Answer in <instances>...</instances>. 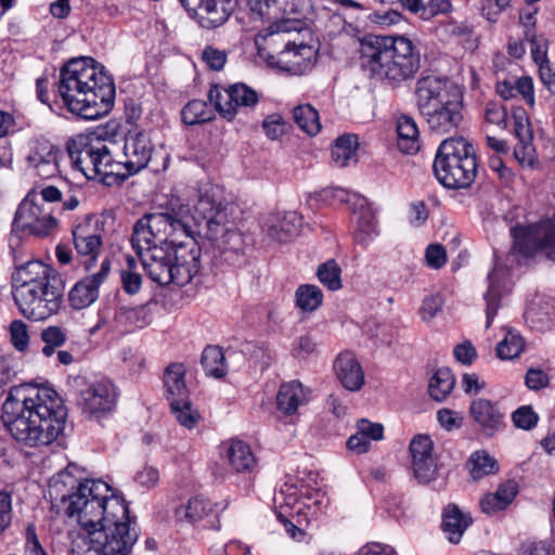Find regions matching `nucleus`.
<instances>
[{
    "label": "nucleus",
    "instance_id": "ea45409f",
    "mask_svg": "<svg viewBox=\"0 0 555 555\" xmlns=\"http://www.w3.org/2000/svg\"><path fill=\"white\" fill-rule=\"evenodd\" d=\"M468 465L474 480L495 474L499 470L496 460L483 450L474 452L468 460Z\"/></svg>",
    "mask_w": 555,
    "mask_h": 555
},
{
    "label": "nucleus",
    "instance_id": "864d4df0",
    "mask_svg": "<svg viewBox=\"0 0 555 555\" xmlns=\"http://www.w3.org/2000/svg\"><path fill=\"white\" fill-rule=\"evenodd\" d=\"M437 464L433 457L413 460V474L421 483H428L436 478Z\"/></svg>",
    "mask_w": 555,
    "mask_h": 555
},
{
    "label": "nucleus",
    "instance_id": "c03bdc74",
    "mask_svg": "<svg viewBox=\"0 0 555 555\" xmlns=\"http://www.w3.org/2000/svg\"><path fill=\"white\" fill-rule=\"evenodd\" d=\"M283 0H249L248 5L253 16L263 22L282 20L280 2Z\"/></svg>",
    "mask_w": 555,
    "mask_h": 555
},
{
    "label": "nucleus",
    "instance_id": "72a5a7b5",
    "mask_svg": "<svg viewBox=\"0 0 555 555\" xmlns=\"http://www.w3.org/2000/svg\"><path fill=\"white\" fill-rule=\"evenodd\" d=\"M398 147L406 154L420 150V132L415 120L410 116H401L397 121Z\"/></svg>",
    "mask_w": 555,
    "mask_h": 555
},
{
    "label": "nucleus",
    "instance_id": "c85d7f7f",
    "mask_svg": "<svg viewBox=\"0 0 555 555\" xmlns=\"http://www.w3.org/2000/svg\"><path fill=\"white\" fill-rule=\"evenodd\" d=\"M73 242L77 253L81 256H90L95 259L101 246L102 238L98 229L90 221L79 223L73 230Z\"/></svg>",
    "mask_w": 555,
    "mask_h": 555
},
{
    "label": "nucleus",
    "instance_id": "7c9ffc66",
    "mask_svg": "<svg viewBox=\"0 0 555 555\" xmlns=\"http://www.w3.org/2000/svg\"><path fill=\"white\" fill-rule=\"evenodd\" d=\"M306 401L307 398L304 387L296 380L283 384L276 396L279 410L288 415L294 414L298 406Z\"/></svg>",
    "mask_w": 555,
    "mask_h": 555
},
{
    "label": "nucleus",
    "instance_id": "9d476101",
    "mask_svg": "<svg viewBox=\"0 0 555 555\" xmlns=\"http://www.w3.org/2000/svg\"><path fill=\"white\" fill-rule=\"evenodd\" d=\"M514 245L512 255L529 258L542 256L555 261V214L551 219L528 227L512 229Z\"/></svg>",
    "mask_w": 555,
    "mask_h": 555
},
{
    "label": "nucleus",
    "instance_id": "bf43d9fd",
    "mask_svg": "<svg viewBox=\"0 0 555 555\" xmlns=\"http://www.w3.org/2000/svg\"><path fill=\"white\" fill-rule=\"evenodd\" d=\"M443 298L439 294L429 295L424 298L420 314L424 321L433 320L443 307Z\"/></svg>",
    "mask_w": 555,
    "mask_h": 555
},
{
    "label": "nucleus",
    "instance_id": "6e6d98bb",
    "mask_svg": "<svg viewBox=\"0 0 555 555\" xmlns=\"http://www.w3.org/2000/svg\"><path fill=\"white\" fill-rule=\"evenodd\" d=\"M538 415L530 405H524L518 408L512 414V421L518 428L529 430L533 428L538 423Z\"/></svg>",
    "mask_w": 555,
    "mask_h": 555
},
{
    "label": "nucleus",
    "instance_id": "cd10ccee",
    "mask_svg": "<svg viewBox=\"0 0 555 555\" xmlns=\"http://www.w3.org/2000/svg\"><path fill=\"white\" fill-rule=\"evenodd\" d=\"M185 367L182 363H171L164 372L165 395L169 404H180L189 399L185 384Z\"/></svg>",
    "mask_w": 555,
    "mask_h": 555
},
{
    "label": "nucleus",
    "instance_id": "69168bd1",
    "mask_svg": "<svg viewBox=\"0 0 555 555\" xmlns=\"http://www.w3.org/2000/svg\"><path fill=\"white\" fill-rule=\"evenodd\" d=\"M12 499L7 491H0V534L11 525Z\"/></svg>",
    "mask_w": 555,
    "mask_h": 555
},
{
    "label": "nucleus",
    "instance_id": "6ab92c4d",
    "mask_svg": "<svg viewBox=\"0 0 555 555\" xmlns=\"http://www.w3.org/2000/svg\"><path fill=\"white\" fill-rule=\"evenodd\" d=\"M78 405L85 413L101 415L113 410L117 392L109 380H101L79 391Z\"/></svg>",
    "mask_w": 555,
    "mask_h": 555
},
{
    "label": "nucleus",
    "instance_id": "2eb2a0df",
    "mask_svg": "<svg viewBox=\"0 0 555 555\" xmlns=\"http://www.w3.org/2000/svg\"><path fill=\"white\" fill-rule=\"evenodd\" d=\"M196 235L204 233H184L181 236L184 240L178 238L170 244L178 286L189 284L199 271L202 249L195 240Z\"/></svg>",
    "mask_w": 555,
    "mask_h": 555
},
{
    "label": "nucleus",
    "instance_id": "ddd939ff",
    "mask_svg": "<svg viewBox=\"0 0 555 555\" xmlns=\"http://www.w3.org/2000/svg\"><path fill=\"white\" fill-rule=\"evenodd\" d=\"M268 46L275 48L272 53L266 55L269 65L293 74H297L306 67V61L312 55L310 46L304 43L296 46L292 41L285 40L283 33L269 34Z\"/></svg>",
    "mask_w": 555,
    "mask_h": 555
},
{
    "label": "nucleus",
    "instance_id": "4be33fe9",
    "mask_svg": "<svg viewBox=\"0 0 555 555\" xmlns=\"http://www.w3.org/2000/svg\"><path fill=\"white\" fill-rule=\"evenodd\" d=\"M111 262L106 258L102 261L100 270L77 282L68 294V300L74 309H83L92 305L99 297V288L107 279Z\"/></svg>",
    "mask_w": 555,
    "mask_h": 555
},
{
    "label": "nucleus",
    "instance_id": "a878e982",
    "mask_svg": "<svg viewBox=\"0 0 555 555\" xmlns=\"http://www.w3.org/2000/svg\"><path fill=\"white\" fill-rule=\"evenodd\" d=\"M352 215L357 223L354 240L362 246H367L376 234L375 214L370 203L363 196H353Z\"/></svg>",
    "mask_w": 555,
    "mask_h": 555
},
{
    "label": "nucleus",
    "instance_id": "e433bc0d",
    "mask_svg": "<svg viewBox=\"0 0 555 555\" xmlns=\"http://www.w3.org/2000/svg\"><path fill=\"white\" fill-rule=\"evenodd\" d=\"M455 386V378L448 367L438 369L431 376L428 385L430 397L436 401H443Z\"/></svg>",
    "mask_w": 555,
    "mask_h": 555
},
{
    "label": "nucleus",
    "instance_id": "f704fd0d",
    "mask_svg": "<svg viewBox=\"0 0 555 555\" xmlns=\"http://www.w3.org/2000/svg\"><path fill=\"white\" fill-rule=\"evenodd\" d=\"M506 275V272L503 269L494 268L492 272L489 273V287L487 293L485 294V300L487 302L486 317H487V327H489L498 313L500 307L501 299V287L502 282Z\"/></svg>",
    "mask_w": 555,
    "mask_h": 555
},
{
    "label": "nucleus",
    "instance_id": "09e8293b",
    "mask_svg": "<svg viewBox=\"0 0 555 555\" xmlns=\"http://www.w3.org/2000/svg\"><path fill=\"white\" fill-rule=\"evenodd\" d=\"M282 9V20H305L313 9L312 0H283L280 2Z\"/></svg>",
    "mask_w": 555,
    "mask_h": 555
},
{
    "label": "nucleus",
    "instance_id": "8fccbe9b",
    "mask_svg": "<svg viewBox=\"0 0 555 555\" xmlns=\"http://www.w3.org/2000/svg\"><path fill=\"white\" fill-rule=\"evenodd\" d=\"M59 153L60 149L57 146L44 141L39 142L26 159L29 166H40L47 160H51V163L57 162Z\"/></svg>",
    "mask_w": 555,
    "mask_h": 555
},
{
    "label": "nucleus",
    "instance_id": "0eeeda50",
    "mask_svg": "<svg viewBox=\"0 0 555 555\" xmlns=\"http://www.w3.org/2000/svg\"><path fill=\"white\" fill-rule=\"evenodd\" d=\"M62 501L67 503L66 514L69 517L76 516L86 531L105 521L125 518L128 512L124 500L101 479H86L68 496H63Z\"/></svg>",
    "mask_w": 555,
    "mask_h": 555
},
{
    "label": "nucleus",
    "instance_id": "f03ea898",
    "mask_svg": "<svg viewBox=\"0 0 555 555\" xmlns=\"http://www.w3.org/2000/svg\"><path fill=\"white\" fill-rule=\"evenodd\" d=\"M57 90L68 111L83 119L107 115L114 105L113 78L92 57L68 61L61 69Z\"/></svg>",
    "mask_w": 555,
    "mask_h": 555
},
{
    "label": "nucleus",
    "instance_id": "f3484780",
    "mask_svg": "<svg viewBox=\"0 0 555 555\" xmlns=\"http://www.w3.org/2000/svg\"><path fill=\"white\" fill-rule=\"evenodd\" d=\"M468 413L476 428L485 437L495 436L505 426V413L496 401L475 398L470 401Z\"/></svg>",
    "mask_w": 555,
    "mask_h": 555
},
{
    "label": "nucleus",
    "instance_id": "a19ab883",
    "mask_svg": "<svg viewBox=\"0 0 555 555\" xmlns=\"http://www.w3.org/2000/svg\"><path fill=\"white\" fill-rule=\"evenodd\" d=\"M132 175L133 173H130L129 170L125 169L124 160L115 162L108 151V160H103L99 181L111 186L122 183Z\"/></svg>",
    "mask_w": 555,
    "mask_h": 555
},
{
    "label": "nucleus",
    "instance_id": "c9c22d12",
    "mask_svg": "<svg viewBox=\"0 0 555 555\" xmlns=\"http://www.w3.org/2000/svg\"><path fill=\"white\" fill-rule=\"evenodd\" d=\"M212 512L211 503L202 496L189 500L188 504L176 508L175 515L178 521H185L191 525L203 520Z\"/></svg>",
    "mask_w": 555,
    "mask_h": 555
},
{
    "label": "nucleus",
    "instance_id": "b1692460",
    "mask_svg": "<svg viewBox=\"0 0 555 555\" xmlns=\"http://www.w3.org/2000/svg\"><path fill=\"white\" fill-rule=\"evenodd\" d=\"M514 135L518 143L514 147V155L522 166L532 167L534 165L535 151L532 144L533 131L529 117L524 109L513 112Z\"/></svg>",
    "mask_w": 555,
    "mask_h": 555
},
{
    "label": "nucleus",
    "instance_id": "37998d69",
    "mask_svg": "<svg viewBox=\"0 0 555 555\" xmlns=\"http://www.w3.org/2000/svg\"><path fill=\"white\" fill-rule=\"evenodd\" d=\"M295 297L297 307L307 312L317 310L323 300L322 291L311 284L300 285L296 291Z\"/></svg>",
    "mask_w": 555,
    "mask_h": 555
},
{
    "label": "nucleus",
    "instance_id": "de8ad7c7",
    "mask_svg": "<svg viewBox=\"0 0 555 555\" xmlns=\"http://www.w3.org/2000/svg\"><path fill=\"white\" fill-rule=\"evenodd\" d=\"M120 280L124 291L127 294H137L142 284V276L138 271V263L131 256L126 258V267L120 271Z\"/></svg>",
    "mask_w": 555,
    "mask_h": 555
},
{
    "label": "nucleus",
    "instance_id": "0e129e2a",
    "mask_svg": "<svg viewBox=\"0 0 555 555\" xmlns=\"http://www.w3.org/2000/svg\"><path fill=\"white\" fill-rule=\"evenodd\" d=\"M515 95L520 94L531 107L534 105L533 80L529 76H522L514 81Z\"/></svg>",
    "mask_w": 555,
    "mask_h": 555
},
{
    "label": "nucleus",
    "instance_id": "49530a36",
    "mask_svg": "<svg viewBox=\"0 0 555 555\" xmlns=\"http://www.w3.org/2000/svg\"><path fill=\"white\" fill-rule=\"evenodd\" d=\"M341 269L334 260H327L320 264L317 270L319 281L330 291H338L341 288Z\"/></svg>",
    "mask_w": 555,
    "mask_h": 555
},
{
    "label": "nucleus",
    "instance_id": "a211bd4d",
    "mask_svg": "<svg viewBox=\"0 0 555 555\" xmlns=\"http://www.w3.org/2000/svg\"><path fill=\"white\" fill-rule=\"evenodd\" d=\"M147 275L159 285L176 284V270L170 251L163 246H152L143 248L142 255H139Z\"/></svg>",
    "mask_w": 555,
    "mask_h": 555
},
{
    "label": "nucleus",
    "instance_id": "5701e85b",
    "mask_svg": "<svg viewBox=\"0 0 555 555\" xmlns=\"http://www.w3.org/2000/svg\"><path fill=\"white\" fill-rule=\"evenodd\" d=\"M124 165L130 173L145 168L152 157L153 144L144 132H129L124 142Z\"/></svg>",
    "mask_w": 555,
    "mask_h": 555
},
{
    "label": "nucleus",
    "instance_id": "c756f323",
    "mask_svg": "<svg viewBox=\"0 0 555 555\" xmlns=\"http://www.w3.org/2000/svg\"><path fill=\"white\" fill-rule=\"evenodd\" d=\"M228 459L232 469L238 474L251 473L257 464L250 447L242 440L231 441L228 448Z\"/></svg>",
    "mask_w": 555,
    "mask_h": 555
},
{
    "label": "nucleus",
    "instance_id": "6e6552de",
    "mask_svg": "<svg viewBox=\"0 0 555 555\" xmlns=\"http://www.w3.org/2000/svg\"><path fill=\"white\" fill-rule=\"evenodd\" d=\"M437 180L448 189H466L477 176V160L473 146L463 138L441 142L434 160Z\"/></svg>",
    "mask_w": 555,
    "mask_h": 555
},
{
    "label": "nucleus",
    "instance_id": "dca6fc26",
    "mask_svg": "<svg viewBox=\"0 0 555 555\" xmlns=\"http://www.w3.org/2000/svg\"><path fill=\"white\" fill-rule=\"evenodd\" d=\"M52 280H62L61 276L49 266L41 261H27L16 266L13 273V281L16 284L14 291H20L23 302L30 298L29 292H35L39 286L50 285Z\"/></svg>",
    "mask_w": 555,
    "mask_h": 555
},
{
    "label": "nucleus",
    "instance_id": "39448f33",
    "mask_svg": "<svg viewBox=\"0 0 555 555\" xmlns=\"http://www.w3.org/2000/svg\"><path fill=\"white\" fill-rule=\"evenodd\" d=\"M203 221L196 212L191 214L189 205L172 198L160 211L145 214L133 228L131 245L138 255L143 248L172 244L184 233H202Z\"/></svg>",
    "mask_w": 555,
    "mask_h": 555
},
{
    "label": "nucleus",
    "instance_id": "58836bf2",
    "mask_svg": "<svg viewBox=\"0 0 555 555\" xmlns=\"http://www.w3.org/2000/svg\"><path fill=\"white\" fill-rule=\"evenodd\" d=\"M181 117L185 125L194 126L212 120L215 114L207 102L193 100L182 108Z\"/></svg>",
    "mask_w": 555,
    "mask_h": 555
},
{
    "label": "nucleus",
    "instance_id": "423d86ee",
    "mask_svg": "<svg viewBox=\"0 0 555 555\" xmlns=\"http://www.w3.org/2000/svg\"><path fill=\"white\" fill-rule=\"evenodd\" d=\"M416 104L428 129L437 134L456 131L464 120L463 95L459 88L436 76L417 80Z\"/></svg>",
    "mask_w": 555,
    "mask_h": 555
},
{
    "label": "nucleus",
    "instance_id": "aec40b11",
    "mask_svg": "<svg viewBox=\"0 0 555 555\" xmlns=\"http://www.w3.org/2000/svg\"><path fill=\"white\" fill-rule=\"evenodd\" d=\"M183 8L195 16L202 27L207 29L223 25L233 13L237 0H201L197 7L180 1Z\"/></svg>",
    "mask_w": 555,
    "mask_h": 555
},
{
    "label": "nucleus",
    "instance_id": "4468645a",
    "mask_svg": "<svg viewBox=\"0 0 555 555\" xmlns=\"http://www.w3.org/2000/svg\"><path fill=\"white\" fill-rule=\"evenodd\" d=\"M66 149L75 169L81 171L87 179L99 180L103 160H108L106 145H93L87 137L79 134L67 141Z\"/></svg>",
    "mask_w": 555,
    "mask_h": 555
},
{
    "label": "nucleus",
    "instance_id": "052dcab7",
    "mask_svg": "<svg viewBox=\"0 0 555 555\" xmlns=\"http://www.w3.org/2000/svg\"><path fill=\"white\" fill-rule=\"evenodd\" d=\"M11 341L13 346L23 351L28 346V331L26 324L21 320H14L10 325Z\"/></svg>",
    "mask_w": 555,
    "mask_h": 555
},
{
    "label": "nucleus",
    "instance_id": "20e7f679",
    "mask_svg": "<svg viewBox=\"0 0 555 555\" xmlns=\"http://www.w3.org/2000/svg\"><path fill=\"white\" fill-rule=\"evenodd\" d=\"M194 211L202 218V233L211 243L215 264L220 267L245 264L248 244L241 231L229 227L227 206L209 190H205L199 194Z\"/></svg>",
    "mask_w": 555,
    "mask_h": 555
},
{
    "label": "nucleus",
    "instance_id": "473e14b6",
    "mask_svg": "<svg viewBox=\"0 0 555 555\" xmlns=\"http://www.w3.org/2000/svg\"><path fill=\"white\" fill-rule=\"evenodd\" d=\"M470 522L472 519L464 515L455 504H449L443 511L442 527L452 543L460 541Z\"/></svg>",
    "mask_w": 555,
    "mask_h": 555
},
{
    "label": "nucleus",
    "instance_id": "bb28decb",
    "mask_svg": "<svg viewBox=\"0 0 555 555\" xmlns=\"http://www.w3.org/2000/svg\"><path fill=\"white\" fill-rule=\"evenodd\" d=\"M334 370L338 380L346 389L358 391L364 385V372L351 352H341L334 362Z\"/></svg>",
    "mask_w": 555,
    "mask_h": 555
},
{
    "label": "nucleus",
    "instance_id": "7ed1b4c3",
    "mask_svg": "<svg viewBox=\"0 0 555 555\" xmlns=\"http://www.w3.org/2000/svg\"><path fill=\"white\" fill-rule=\"evenodd\" d=\"M360 61L372 78L392 86L414 78L421 66L420 54L405 37L371 36L360 44Z\"/></svg>",
    "mask_w": 555,
    "mask_h": 555
},
{
    "label": "nucleus",
    "instance_id": "e2e57ef3",
    "mask_svg": "<svg viewBox=\"0 0 555 555\" xmlns=\"http://www.w3.org/2000/svg\"><path fill=\"white\" fill-rule=\"evenodd\" d=\"M427 264L434 269H440L447 262V251L441 244H430L425 254Z\"/></svg>",
    "mask_w": 555,
    "mask_h": 555
},
{
    "label": "nucleus",
    "instance_id": "4d7b16f0",
    "mask_svg": "<svg viewBox=\"0 0 555 555\" xmlns=\"http://www.w3.org/2000/svg\"><path fill=\"white\" fill-rule=\"evenodd\" d=\"M433 441L427 435H417L410 443L413 460L433 457Z\"/></svg>",
    "mask_w": 555,
    "mask_h": 555
},
{
    "label": "nucleus",
    "instance_id": "2f4dec72",
    "mask_svg": "<svg viewBox=\"0 0 555 555\" xmlns=\"http://www.w3.org/2000/svg\"><path fill=\"white\" fill-rule=\"evenodd\" d=\"M358 137L356 134H343L338 137L332 147V158L339 168H345L358 162Z\"/></svg>",
    "mask_w": 555,
    "mask_h": 555
},
{
    "label": "nucleus",
    "instance_id": "3c124183",
    "mask_svg": "<svg viewBox=\"0 0 555 555\" xmlns=\"http://www.w3.org/2000/svg\"><path fill=\"white\" fill-rule=\"evenodd\" d=\"M41 339L44 343L42 353L46 357H51L56 348L64 345L66 334L59 326H49L41 332Z\"/></svg>",
    "mask_w": 555,
    "mask_h": 555
},
{
    "label": "nucleus",
    "instance_id": "774afa93",
    "mask_svg": "<svg viewBox=\"0 0 555 555\" xmlns=\"http://www.w3.org/2000/svg\"><path fill=\"white\" fill-rule=\"evenodd\" d=\"M526 385L531 390H539L548 385V376L539 369H529L525 376Z\"/></svg>",
    "mask_w": 555,
    "mask_h": 555
},
{
    "label": "nucleus",
    "instance_id": "4c0bfd02",
    "mask_svg": "<svg viewBox=\"0 0 555 555\" xmlns=\"http://www.w3.org/2000/svg\"><path fill=\"white\" fill-rule=\"evenodd\" d=\"M293 118L295 124L309 135H315L321 130L319 113L310 104L294 107Z\"/></svg>",
    "mask_w": 555,
    "mask_h": 555
},
{
    "label": "nucleus",
    "instance_id": "603ef678",
    "mask_svg": "<svg viewBox=\"0 0 555 555\" xmlns=\"http://www.w3.org/2000/svg\"><path fill=\"white\" fill-rule=\"evenodd\" d=\"M483 117L485 121L489 125L495 126L500 129H506L507 127V108L500 102H488L485 106Z\"/></svg>",
    "mask_w": 555,
    "mask_h": 555
},
{
    "label": "nucleus",
    "instance_id": "1a4fd4ad",
    "mask_svg": "<svg viewBox=\"0 0 555 555\" xmlns=\"http://www.w3.org/2000/svg\"><path fill=\"white\" fill-rule=\"evenodd\" d=\"M89 548L86 555H130L138 541L135 522L129 517L112 519L87 531Z\"/></svg>",
    "mask_w": 555,
    "mask_h": 555
},
{
    "label": "nucleus",
    "instance_id": "f8f14e48",
    "mask_svg": "<svg viewBox=\"0 0 555 555\" xmlns=\"http://www.w3.org/2000/svg\"><path fill=\"white\" fill-rule=\"evenodd\" d=\"M30 298L21 300L20 291H14L13 296L21 313L34 321L46 320L56 313L62 305L64 284L62 280H52L50 285L39 286L35 292H29Z\"/></svg>",
    "mask_w": 555,
    "mask_h": 555
},
{
    "label": "nucleus",
    "instance_id": "f257e3e1",
    "mask_svg": "<svg viewBox=\"0 0 555 555\" xmlns=\"http://www.w3.org/2000/svg\"><path fill=\"white\" fill-rule=\"evenodd\" d=\"M67 410L59 393L44 386L23 384L10 389L1 421L18 442L48 446L64 430Z\"/></svg>",
    "mask_w": 555,
    "mask_h": 555
},
{
    "label": "nucleus",
    "instance_id": "79ce46f5",
    "mask_svg": "<svg viewBox=\"0 0 555 555\" xmlns=\"http://www.w3.org/2000/svg\"><path fill=\"white\" fill-rule=\"evenodd\" d=\"M201 363L207 375L220 378L225 375L224 354L218 346H208L202 353Z\"/></svg>",
    "mask_w": 555,
    "mask_h": 555
},
{
    "label": "nucleus",
    "instance_id": "338daca9",
    "mask_svg": "<svg viewBox=\"0 0 555 555\" xmlns=\"http://www.w3.org/2000/svg\"><path fill=\"white\" fill-rule=\"evenodd\" d=\"M26 542L25 552L28 555H47L36 533V527L34 524H28L26 527Z\"/></svg>",
    "mask_w": 555,
    "mask_h": 555
},
{
    "label": "nucleus",
    "instance_id": "5fc2aeb1",
    "mask_svg": "<svg viewBox=\"0 0 555 555\" xmlns=\"http://www.w3.org/2000/svg\"><path fill=\"white\" fill-rule=\"evenodd\" d=\"M170 408L176 416V420L186 428H193L199 420L198 412L192 410L190 399H186L185 404H170Z\"/></svg>",
    "mask_w": 555,
    "mask_h": 555
},
{
    "label": "nucleus",
    "instance_id": "680f3d73",
    "mask_svg": "<svg viewBox=\"0 0 555 555\" xmlns=\"http://www.w3.org/2000/svg\"><path fill=\"white\" fill-rule=\"evenodd\" d=\"M202 60L212 70H221L227 62V52L208 46L203 50Z\"/></svg>",
    "mask_w": 555,
    "mask_h": 555
},
{
    "label": "nucleus",
    "instance_id": "a18cd8bd",
    "mask_svg": "<svg viewBox=\"0 0 555 555\" xmlns=\"http://www.w3.org/2000/svg\"><path fill=\"white\" fill-rule=\"evenodd\" d=\"M524 347L525 340L521 335L509 328L507 330L504 339L498 344L496 354L500 359L513 360L520 354Z\"/></svg>",
    "mask_w": 555,
    "mask_h": 555
},
{
    "label": "nucleus",
    "instance_id": "9b49d317",
    "mask_svg": "<svg viewBox=\"0 0 555 555\" xmlns=\"http://www.w3.org/2000/svg\"><path fill=\"white\" fill-rule=\"evenodd\" d=\"M57 227L49 205L40 203L37 195H27L18 205L12 223L16 235L47 236Z\"/></svg>",
    "mask_w": 555,
    "mask_h": 555
},
{
    "label": "nucleus",
    "instance_id": "412c9836",
    "mask_svg": "<svg viewBox=\"0 0 555 555\" xmlns=\"http://www.w3.org/2000/svg\"><path fill=\"white\" fill-rule=\"evenodd\" d=\"M225 92L229 98L225 105H222L220 101L217 100L221 96L217 87L210 89L208 96L210 101H215V107L220 115L228 120H232L234 118L237 106L253 107L259 101L258 93L243 82L230 86Z\"/></svg>",
    "mask_w": 555,
    "mask_h": 555
},
{
    "label": "nucleus",
    "instance_id": "393cba45",
    "mask_svg": "<svg viewBox=\"0 0 555 555\" xmlns=\"http://www.w3.org/2000/svg\"><path fill=\"white\" fill-rule=\"evenodd\" d=\"M301 219L296 211H274L268 216L263 232L272 241L284 243L299 232Z\"/></svg>",
    "mask_w": 555,
    "mask_h": 555
},
{
    "label": "nucleus",
    "instance_id": "13d9d810",
    "mask_svg": "<svg viewBox=\"0 0 555 555\" xmlns=\"http://www.w3.org/2000/svg\"><path fill=\"white\" fill-rule=\"evenodd\" d=\"M286 122L283 117L279 114L269 115L262 121V128L266 132V135L271 140H279L283 137L285 132Z\"/></svg>",
    "mask_w": 555,
    "mask_h": 555
}]
</instances>
